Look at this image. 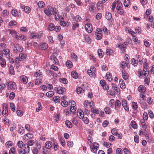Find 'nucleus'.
I'll return each instance as SVG.
<instances>
[{
  "label": "nucleus",
  "instance_id": "obj_1",
  "mask_svg": "<svg viewBox=\"0 0 154 154\" xmlns=\"http://www.w3.org/2000/svg\"><path fill=\"white\" fill-rule=\"evenodd\" d=\"M45 13L48 16H50L51 15H54L55 13L57 14L58 11L56 8L55 9L50 6L48 7L47 8H45L44 10Z\"/></svg>",
  "mask_w": 154,
  "mask_h": 154
},
{
  "label": "nucleus",
  "instance_id": "obj_2",
  "mask_svg": "<svg viewBox=\"0 0 154 154\" xmlns=\"http://www.w3.org/2000/svg\"><path fill=\"white\" fill-rule=\"evenodd\" d=\"M99 147V144L96 143H94L93 144L90 146L91 151L94 153L96 152L97 150L98 149Z\"/></svg>",
  "mask_w": 154,
  "mask_h": 154
},
{
  "label": "nucleus",
  "instance_id": "obj_3",
  "mask_svg": "<svg viewBox=\"0 0 154 154\" xmlns=\"http://www.w3.org/2000/svg\"><path fill=\"white\" fill-rule=\"evenodd\" d=\"M56 53H53L50 57V58L51 60H52L53 61L54 63L57 64L58 63L59 61L56 57Z\"/></svg>",
  "mask_w": 154,
  "mask_h": 154
},
{
  "label": "nucleus",
  "instance_id": "obj_4",
  "mask_svg": "<svg viewBox=\"0 0 154 154\" xmlns=\"http://www.w3.org/2000/svg\"><path fill=\"white\" fill-rule=\"evenodd\" d=\"M8 85L11 90L13 91L16 90L17 87L16 84L12 82H10L8 83Z\"/></svg>",
  "mask_w": 154,
  "mask_h": 154
},
{
  "label": "nucleus",
  "instance_id": "obj_5",
  "mask_svg": "<svg viewBox=\"0 0 154 154\" xmlns=\"http://www.w3.org/2000/svg\"><path fill=\"white\" fill-rule=\"evenodd\" d=\"M86 31L88 33H91L92 31V25L90 23L86 24L85 26Z\"/></svg>",
  "mask_w": 154,
  "mask_h": 154
},
{
  "label": "nucleus",
  "instance_id": "obj_6",
  "mask_svg": "<svg viewBox=\"0 0 154 154\" xmlns=\"http://www.w3.org/2000/svg\"><path fill=\"white\" fill-rule=\"evenodd\" d=\"M122 106L127 111H128L129 109L128 107L127 106V102L126 100H123L122 101Z\"/></svg>",
  "mask_w": 154,
  "mask_h": 154
},
{
  "label": "nucleus",
  "instance_id": "obj_7",
  "mask_svg": "<svg viewBox=\"0 0 154 154\" xmlns=\"http://www.w3.org/2000/svg\"><path fill=\"white\" fill-rule=\"evenodd\" d=\"M115 109L117 110H119L121 106V103L120 100H117L116 101L115 103Z\"/></svg>",
  "mask_w": 154,
  "mask_h": 154
},
{
  "label": "nucleus",
  "instance_id": "obj_8",
  "mask_svg": "<svg viewBox=\"0 0 154 154\" xmlns=\"http://www.w3.org/2000/svg\"><path fill=\"white\" fill-rule=\"evenodd\" d=\"M127 45V43L126 42H124L123 44L118 45V47L120 49L122 50V52H125V49L126 48V46Z\"/></svg>",
  "mask_w": 154,
  "mask_h": 154
},
{
  "label": "nucleus",
  "instance_id": "obj_9",
  "mask_svg": "<svg viewBox=\"0 0 154 154\" xmlns=\"http://www.w3.org/2000/svg\"><path fill=\"white\" fill-rule=\"evenodd\" d=\"M42 33L39 34L36 32H33L31 34V38H40L41 36Z\"/></svg>",
  "mask_w": 154,
  "mask_h": 154
},
{
  "label": "nucleus",
  "instance_id": "obj_10",
  "mask_svg": "<svg viewBox=\"0 0 154 154\" xmlns=\"http://www.w3.org/2000/svg\"><path fill=\"white\" fill-rule=\"evenodd\" d=\"M65 89L59 86L57 88V92L59 94H63L65 91Z\"/></svg>",
  "mask_w": 154,
  "mask_h": 154
},
{
  "label": "nucleus",
  "instance_id": "obj_11",
  "mask_svg": "<svg viewBox=\"0 0 154 154\" xmlns=\"http://www.w3.org/2000/svg\"><path fill=\"white\" fill-rule=\"evenodd\" d=\"M106 17L108 20L111 22L113 21V18L112 17L111 14L110 12L107 13L106 15Z\"/></svg>",
  "mask_w": 154,
  "mask_h": 154
},
{
  "label": "nucleus",
  "instance_id": "obj_12",
  "mask_svg": "<svg viewBox=\"0 0 154 154\" xmlns=\"http://www.w3.org/2000/svg\"><path fill=\"white\" fill-rule=\"evenodd\" d=\"M39 46L40 49L45 50L48 48V44L47 43H42Z\"/></svg>",
  "mask_w": 154,
  "mask_h": 154
},
{
  "label": "nucleus",
  "instance_id": "obj_13",
  "mask_svg": "<svg viewBox=\"0 0 154 154\" xmlns=\"http://www.w3.org/2000/svg\"><path fill=\"white\" fill-rule=\"evenodd\" d=\"M24 151L26 153H28L29 151V147L27 144H25L23 145Z\"/></svg>",
  "mask_w": 154,
  "mask_h": 154
},
{
  "label": "nucleus",
  "instance_id": "obj_14",
  "mask_svg": "<svg viewBox=\"0 0 154 154\" xmlns=\"http://www.w3.org/2000/svg\"><path fill=\"white\" fill-rule=\"evenodd\" d=\"M52 146V143L50 141H47L45 143V148L47 149H50Z\"/></svg>",
  "mask_w": 154,
  "mask_h": 154
},
{
  "label": "nucleus",
  "instance_id": "obj_15",
  "mask_svg": "<svg viewBox=\"0 0 154 154\" xmlns=\"http://www.w3.org/2000/svg\"><path fill=\"white\" fill-rule=\"evenodd\" d=\"M21 81L24 84H26L27 82V77L25 75H22L20 77Z\"/></svg>",
  "mask_w": 154,
  "mask_h": 154
},
{
  "label": "nucleus",
  "instance_id": "obj_16",
  "mask_svg": "<svg viewBox=\"0 0 154 154\" xmlns=\"http://www.w3.org/2000/svg\"><path fill=\"white\" fill-rule=\"evenodd\" d=\"M7 106V105H4V110L3 111L2 113L4 116L6 117L8 116L7 112H8Z\"/></svg>",
  "mask_w": 154,
  "mask_h": 154
},
{
  "label": "nucleus",
  "instance_id": "obj_17",
  "mask_svg": "<svg viewBox=\"0 0 154 154\" xmlns=\"http://www.w3.org/2000/svg\"><path fill=\"white\" fill-rule=\"evenodd\" d=\"M112 87L113 89L117 93H119L120 91V89L118 88L117 86L114 84H112Z\"/></svg>",
  "mask_w": 154,
  "mask_h": 154
},
{
  "label": "nucleus",
  "instance_id": "obj_18",
  "mask_svg": "<svg viewBox=\"0 0 154 154\" xmlns=\"http://www.w3.org/2000/svg\"><path fill=\"white\" fill-rule=\"evenodd\" d=\"M119 84L121 88L122 89H124L126 87L124 80L122 79L120 80Z\"/></svg>",
  "mask_w": 154,
  "mask_h": 154
},
{
  "label": "nucleus",
  "instance_id": "obj_19",
  "mask_svg": "<svg viewBox=\"0 0 154 154\" xmlns=\"http://www.w3.org/2000/svg\"><path fill=\"white\" fill-rule=\"evenodd\" d=\"M3 54L7 56V57H9L10 50L8 49H5L3 50Z\"/></svg>",
  "mask_w": 154,
  "mask_h": 154
},
{
  "label": "nucleus",
  "instance_id": "obj_20",
  "mask_svg": "<svg viewBox=\"0 0 154 154\" xmlns=\"http://www.w3.org/2000/svg\"><path fill=\"white\" fill-rule=\"evenodd\" d=\"M145 88L144 87L143 85H140L138 88V91L140 92H144L145 90Z\"/></svg>",
  "mask_w": 154,
  "mask_h": 154
},
{
  "label": "nucleus",
  "instance_id": "obj_21",
  "mask_svg": "<svg viewBox=\"0 0 154 154\" xmlns=\"http://www.w3.org/2000/svg\"><path fill=\"white\" fill-rule=\"evenodd\" d=\"M79 26V25L78 23L76 22H74L72 23V29L74 30H75V28L77 27H78Z\"/></svg>",
  "mask_w": 154,
  "mask_h": 154
},
{
  "label": "nucleus",
  "instance_id": "obj_22",
  "mask_svg": "<svg viewBox=\"0 0 154 154\" xmlns=\"http://www.w3.org/2000/svg\"><path fill=\"white\" fill-rule=\"evenodd\" d=\"M16 50L19 52H22L23 51V48L18 44L16 45L15 46Z\"/></svg>",
  "mask_w": 154,
  "mask_h": 154
},
{
  "label": "nucleus",
  "instance_id": "obj_23",
  "mask_svg": "<svg viewBox=\"0 0 154 154\" xmlns=\"http://www.w3.org/2000/svg\"><path fill=\"white\" fill-rule=\"evenodd\" d=\"M72 77L75 79H77L78 77L77 73L75 71H72L71 73Z\"/></svg>",
  "mask_w": 154,
  "mask_h": 154
},
{
  "label": "nucleus",
  "instance_id": "obj_24",
  "mask_svg": "<svg viewBox=\"0 0 154 154\" xmlns=\"http://www.w3.org/2000/svg\"><path fill=\"white\" fill-rule=\"evenodd\" d=\"M106 75L108 80L109 81H111L112 80V75L109 73V72H108L106 73Z\"/></svg>",
  "mask_w": 154,
  "mask_h": 154
},
{
  "label": "nucleus",
  "instance_id": "obj_25",
  "mask_svg": "<svg viewBox=\"0 0 154 154\" xmlns=\"http://www.w3.org/2000/svg\"><path fill=\"white\" fill-rule=\"evenodd\" d=\"M19 56L21 60H23L24 59H26L27 57V55L26 54L22 53H21L19 54Z\"/></svg>",
  "mask_w": 154,
  "mask_h": 154
},
{
  "label": "nucleus",
  "instance_id": "obj_26",
  "mask_svg": "<svg viewBox=\"0 0 154 154\" xmlns=\"http://www.w3.org/2000/svg\"><path fill=\"white\" fill-rule=\"evenodd\" d=\"M138 61H136L135 59L134 58H132L131 60V64L132 65L134 66H136L138 64Z\"/></svg>",
  "mask_w": 154,
  "mask_h": 154
},
{
  "label": "nucleus",
  "instance_id": "obj_27",
  "mask_svg": "<svg viewBox=\"0 0 154 154\" xmlns=\"http://www.w3.org/2000/svg\"><path fill=\"white\" fill-rule=\"evenodd\" d=\"M71 56L72 59L73 60H75V61H77V56L74 53H72L71 54Z\"/></svg>",
  "mask_w": 154,
  "mask_h": 154
},
{
  "label": "nucleus",
  "instance_id": "obj_28",
  "mask_svg": "<svg viewBox=\"0 0 154 154\" xmlns=\"http://www.w3.org/2000/svg\"><path fill=\"white\" fill-rule=\"evenodd\" d=\"M45 4L43 1L39 2L38 3V7L40 8H43L45 6Z\"/></svg>",
  "mask_w": 154,
  "mask_h": 154
},
{
  "label": "nucleus",
  "instance_id": "obj_29",
  "mask_svg": "<svg viewBox=\"0 0 154 154\" xmlns=\"http://www.w3.org/2000/svg\"><path fill=\"white\" fill-rule=\"evenodd\" d=\"M65 124H66V125L68 128H71L72 126V125L71 122H70L69 121L66 120L65 122Z\"/></svg>",
  "mask_w": 154,
  "mask_h": 154
},
{
  "label": "nucleus",
  "instance_id": "obj_30",
  "mask_svg": "<svg viewBox=\"0 0 154 154\" xmlns=\"http://www.w3.org/2000/svg\"><path fill=\"white\" fill-rule=\"evenodd\" d=\"M76 91L78 94H80L81 93H83L84 92V90L80 87H79L76 88Z\"/></svg>",
  "mask_w": 154,
  "mask_h": 154
},
{
  "label": "nucleus",
  "instance_id": "obj_31",
  "mask_svg": "<svg viewBox=\"0 0 154 154\" xmlns=\"http://www.w3.org/2000/svg\"><path fill=\"white\" fill-rule=\"evenodd\" d=\"M83 112L81 110L80 111H79L78 112V111L77 112V115L78 116H79V115L81 117L80 118V119L83 118L84 117V114L83 113Z\"/></svg>",
  "mask_w": 154,
  "mask_h": 154
},
{
  "label": "nucleus",
  "instance_id": "obj_32",
  "mask_svg": "<svg viewBox=\"0 0 154 154\" xmlns=\"http://www.w3.org/2000/svg\"><path fill=\"white\" fill-rule=\"evenodd\" d=\"M69 105L71 107L75 106L76 103L74 101L72 100H69Z\"/></svg>",
  "mask_w": 154,
  "mask_h": 154
},
{
  "label": "nucleus",
  "instance_id": "obj_33",
  "mask_svg": "<svg viewBox=\"0 0 154 154\" xmlns=\"http://www.w3.org/2000/svg\"><path fill=\"white\" fill-rule=\"evenodd\" d=\"M88 74L91 77L94 76L95 74L91 69H88L87 71Z\"/></svg>",
  "mask_w": 154,
  "mask_h": 154
},
{
  "label": "nucleus",
  "instance_id": "obj_34",
  "mask_svg": "<svg viewBox=\"0 0 154 154\" xmlns=\"http://www.w3.org/2000/svg\"><path fill=\"white\" fill-rule=\"evenodd\" d=\"M9 34H11L14 37L15 36L16 34H17V32L13 30H9Z\"/></svg>",
  "mask_w": 154,
  "mask_h": 154
},
{
  "label": "nucleus",
  "instance_id": "obj_35",
  "mask_svg": "<svg viewBox=\"0 0 154 154\" xmlns=\"http://www.w3.org/2000/svg\"><path fill=\"white\" fill-rule=\"evenodd\" d=\"M53 100L55 102L57 103H59L60 101V99L59 97L56 96L54 97Z\"/></svg>",
  "mask_w": 154,
  "mask_h": 154
},
{
  "label": "nucleus",
  "instance_id": "obj_36",
  "mask_svg": "<svg viewBox=\"0 0 154 154\" xmlns=\"http://www.w3.org/2000/svg\"><path fill=\"white\" fill-rule=\"evenodd\" d=\"M95 6V4L93 3H91L90 4L89 8V10L91 11H94V7Z\"/></svg>",
  "mask_w": 154,
  "mask_h": 154
},
{
  "label": "nucleus",
  "instance_id": "obj_37",
  "mask_svg": "<svg viewBox=\"0 0 154 154\" xmlns=\"http://www.w3.org/2000/svg\"><path fill=\"white\" fill-rule=\"evenodd\" d=\"M10 69V74L12 75H14V69L13 66L12 65H11L9 67Z\"/></svg>",
  "mask_w": 154,
  "mask_h": 154
},
{
  "label": "nucleus",
  "instance_id": "obj_38",
  "mask_svg": "<svg viewBox=\"0 0 154 154\" xmlns=\"http://www.w3.org/2000/svg\"><path fill=\"white\" fill-rule=\"evenodd\" d=\"M59 80L60 82L63 83L64 84H66L67 83V80L65 78H60L59 79Z\"/></svg>",
  "mask_w": 154,
  "mask_h": 154
},
{
  "label": "nucleus",
  "instance_id": "obj_39",
  "mask_svg": "<svg viewBox=\"0 0 154 154\" xmlns=\"http://www.w3.org/2000/svg\"><path fill=\"white\" fill-rule=\"evenodd\" d=\"M54 95V93L52 91H50L47 93L46 95L48 97H51Z\"/></svg>",
  "mask_w": 154,
  "mask_h": 154
},
{
  "label": "nucleus",
  "instance_id": "obj_40",
  "mask_svg": "<svg viewBox=\"0 0 154 154\" xmlns=\"http://www.w3.org/2000/svg\"><path fill=\"white\" fill-rule=\"evenodd\" d=\"M118 0H116V1L114 2L112 4V10L113 11H114V9L116 5V4L118 2Z\"/></svg>",
  "mask_w": 154,
  "mask_h": 154
},
{
  "label": "nucleus",
  "instance_id": "obj_41",
  "mask_svg": "<svg viewBox=\"0 0 154 154\" xmlns=\"http://www.w3.org/2000/svg\"><path fill=\"white\" fill-rule=\"evenodd\" d=\"M62 106L63 107H66L68 105V103L65 100H64L61 102Z\"/></svg>",
  "mask_w": 154,
  "mask_h": 154
},
{
  "label": "nucleus",
  "instance_id": "obj_42",
  "mask_svg": "<svg viewBox=\"0 0 154 154\" xmlns=\"http://www.w3.org/2000/svg\"><path fill=\"white\" fill-rule=\"evenodd\" d=\"M54 28L55 26L53 23H50L49 26V29L51 31L54 30Z\"/></svg>",
  "mask_w": 154,
  "mask_h": 154
},
{
  "label": "nucleus",
  "instance_id": "obj_43",
  "mask_svg": "<svg viewBox=\"0 0 154 154\" xmlns=\"http://www.w3.org/2000/svg\"><path fill=\"white\" fill-rule=\"evenodd\" d=\"M11 14L12 15L16 17L17 14V11L16 9H13L11 11Z\"/></svg>",
  "mask_w": 154,
  "mask_h": 154
},
{
  "label": "nucleus",
  "instance_id": "obj_44",
  "mask_svg": "<svg viewBox=\"0 0 154 154\" xmlns=\"http://www.w3.org/2000/svg\"><path fill=\"white\" fill-rule=\"evenodd\" d=\"M102 2H98L97 3V8L98 10H100L101 8L102 7Z\"/></svg>",
  "mask_w": 154,
  "mask_h": 154
},
{
  "label": "nucleus",
  "instance_id": "obj_45",
  "mask_svg": "<svg viewBox=\"0 0 154 154\" xmlns=\"http://www.w3.org/2000/svg\"><path fill=\"white\" fill-rule=\"evenodd\" d=\"M1 66L2 67H5L6 66V63L5 61L2 59H1L0 63Z\"/></svg>",
  "mask_w": 154,
  "mask_h": 154
},
{
  "label": "nucleus",
  "instance_id": "obj_46",
  "mask_svg": "<svg viewBox=\"0 0 154 154\" xmlns=\"http://www.w3.org/2000/svg\"><path fill=\"white\" fill-rule=\"evenodd\" d=\"M132 107L134 109H136L138 107V106L137 103L134 102H133L132 103Z\"/></svg>",
  "mask_w": 154,
  "mask_h": 154
},
{
  "label": "nucleus",
  "instance_id": "obj_47",
  "mask_svg": "<svg viewBox=\"0 0 154 154\" xmlns=\"http://www.w3.org/2000/svg\"><path fill=\"white\" fill-rule=\"evenodd\" d=\"M15 148L14 147L11 148L10 150V154H15Z\"/></svg>",
  "mask_w": 154,
  "mask_h": 154
},
{
  "label": "nucleus",
  "instance_id": "obj_48",
  "mask_svg": "<svg viewBox=\"0 0 154 154\" xmlns=\"http://www.w3.org/2000/svg\"><path fill=\"white\" fill-rule=\"evenodd\" d=\"M77 22L80 21L82 19L81 17L79 15L76 16L73 18Z\"/></svg>",
  "mask_w": 154,
  "mask_h": 154
},
{
  "label": "nucleus",
  "instance_id": "obj_49",
  "mask_svg": "<svg viewBox=\"0 0 154 154\" xmlns=\"http://www.w3.org/2000/svg\"><path fill=\"white\" fill-rule=\"evenodd\" d=\"M130 3V2L129 0H125L124 2V4L125 7H128Z\"/></svg>",
  "mask_w": 154,
  "mask_h": 154
},
{
  "label": "nucleus",
  "instance_id": "obj_50",
  "mask_svg": "<svg viewBox=\"0 0 154 154\" xmlns=\"http://www.w3.org/2000/svg\"><path fill=\"white\" fill-rule=\"evenodd\" d=\"M103 51L101 49H99L98 51V56L100 57H102L103 56V53H102Z\"/></svg>",
  "mask_w": 154,
  "mask_h": 154
},
{
  "label": "nucleus",
  "instance_id": "obj_51",
  "mask_svg": "<svg viewBox=\"0 0 154 154\" xmlns=\"http://www.w3.org/2000/svg\"><path fill=\"white\" fill-rule=\"evenodd\" d=\"M32 152L34 154H37L38 153V151L37 148L35 147H33V148Z\"/></svg>",
  "mask_w": 154,
  "mask_h": 154
},
{
  "label": "nucleus",
  "instance_id": "obj_52",
  "mask_svg": "<svg viewBox=\"0 0 154 154\" xmlns=\"http://www.w3.org/2000/svg\"><path fill=\"white\" fill-rule=\"evenodd\" d=\"M128 33H130L133 36V37H135L136 34L134 32L132 31L131 30H129V29H128Z\"/></svg>",
  "mask_w": 154,
  "mask_h": 154
},
{
  "label": "nucleus",
  "instance_id": "obj_53",
  "mask_svg": "<svg viewBox=\"0 0 154 154\" xmlns=\"http://www.w3.org/2000/svg\"><path fill=\"white\" fill-rule=\"evenodd\" d=\"M10 106L11 110L14 112L15 111V109L14 108V104L13 103H11L10 104Z\"/></svg>",
  "mask_w": 154,
  "mask_h": 154
},
{
  "label": "nucleus",
  "instance_id": "obj_54",
  "mask_svg": "<svg viewBox=\"0 0 154 154\" xmlns=\"http://www.w3.org/2000/svg\"><path fill=\"white\" fill-rule=\"evenodd\" d=\"M66 65L69 68L72 67V63L69 61H67L66 63Z\"/></svg>",
  "mask_w": 154,
  "mask_h": 154
},
{
  "label": "nucleus",
  "instance_id": "obj_55",
  "mask_svg": "<svg viewBox=\"0 0 154 154\" xmlns=\"http://www.w3.org/2000/svg\"><path fill=\"white\" fill-rule=\"evenodd\" d=\"M104 111L107 114H109L110 112V110L109 107H106L104 109Z\"/></svg>",
  "mask_w": 154,
  "mask_h": 154
},
{
  "label": "nucleus",
  "instance_id": "obj_56",
  "mask_svg": "<svg viewBox=\"0 0 154 154\" xmlns=\"http://www.w3.org/2000/svg\"><path fill=\"white\" fill-rule=\"evenodd\" d=\"M24 10L26 13H29L30 12V8L28 6H26Z\"/></svg>",
  "mask_w": 154,
  "mask_h": 154
},
{
  "label": "nucleus",
  "instance_id": "obj_57",
  "mask_svg": "<svg viewBox=\"0 0 154 154\" xmlns=\"http://www.w3.org/2000/svg\"><path fill=\"white\" fill-rule=\"evenodd\" d=\"M113 53V51L110 49H107L106 50V53L107 55H110Z\"/></svg>",
  "mask_w": 154,
  "mask_h": 154
},
{
  "label": "nucleus",
  "instance_id": "obj_58",
  "mask_svg": "<svg viewBox=\"0 0 154 154\" xmlns=\"http://www.w3.org/2000/svg\"><path fill=\"white\" fill-rule=\"evenodd\" d=\"M17 145L19 147L21 148L24 145L23 142L21 141H19L17 143Z\"/></svg>",
  "mask_w": 154,
  "mask_h": 154
},
{
  "label": "nucleus",
  "instance_id": "obj_59",
  "mask_svg": "<svg viewBox=\"0 0 154 154\" xmlns=\"http://www.w3.org/2000/svg\"><path fill=\"white\" fill-rule=\"evenodd\" d=\"M69 109H70V112L73 113H75V111L76 110V107L75 106L70 107Z\"/></svg>",
  "mask_w": 154,
  "mask_h": 154
},
{
  "label": "nucleus",
  "instance_id": "obj_60",
  "mask_svg": "<svg viewBox=\"0 0 154 154\" xmlns=\"http://www.w3.org/2000/svg\"><path fill=\"white\" fill-rule=\"evenodd\" d=\"M112 134L114 135H116L117 134V131L115 128H113L111 130Z\"/></svg>",
  "mask_w": 154,
  "mask_h": 154
},
{
  "label": "nucleus",
  "instance_id": "obj_61",
  "mask_svg": "<svg viewBox=\"0 0 154 154\" xmlns=\"http://www.w3.org/2000/svg\"><path fill=\"white\" fill-rule=\"evenodd\" d=\"M82 119H83V121H84L85 124H88V123L89 120L87 117H84Z\"/></svg>",
  "mask_w": 154,
  "mask_h": 154
},
{
  "label": "nucleus",
  "instance_id": "obj_62",
  "mask_svg": "<svg viewBox=\"0 0 154 154\" xmlns=\"http://www.w3.org/2000/svg\"><path fill=\"white\" fill-rule=\"evenodd\" d=\"M19 131L20 133L21 134H23L24 132V130L23 129V127H20V128L19 129Z\"/></svg>",
  "mask_w": 154,
  "mask_h": 154
},
{
  "label": "nucleus",
  "instance_id": "obj_63",
  "mask_svg": "<svg viewBox=\"0 0 154 154\" xmlns=\"http://www.w3.org/2000/svg\"><path fill=\"white\" fill-rule=\"evenodd\" d=\"M17 113L18 116H21L23 115V113L22 111L18 110L17 111Z\"/></svg>",
  "mask_w": 154,
  "mask_h": 154
},
{
  "label": "nucleus",
  "instance_id": "obj_64",
  "mask_svg": "<svg viewBox=\"0 0 154 154\" xmlns=\"http://www.w3.org/2000/svg\"><path fill=\"white\" fill-rule=\"evenodd\" d=\"M18 152L20 154H26V152H24V149L22 148L19 149Z\"/></svg>",
  "mask_w": 154,
  "mask_h": 154
}]
</instances>
